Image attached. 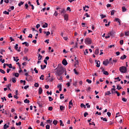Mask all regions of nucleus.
Instances as JSON below:
<instances>
[{
	"label": "nucleus",
	"instance_id": "obj_59",
	"mask_svg": "<svg viewBox=\"0 0 129 129\" xmlns=\"http://www.w3.org/2000/svg\"><path fill=\"white\" fill-rule=\"evenodd\" d=\"M81 107H84V108L86 107V106H85V105H84L83 103H82V104H81Z\"/></svg>",
	"mask_w": 129,
	"mask_h": 129
},
{
	"label": "nucleus",
	"instance_id": "obj_7",
	"mask_svg": "<svg viewBox=\"0 0 129 129\" xmlns=\"http://www.w3.org/2000/svg\"><path fill=\"white\" fill-rule=\"evenodd\" d=\"M115 22H117L119 24V26H121V24L120 23V19H119V18H115Z\"/></svg>",
	"mask_w": 129,
	"mask_h": 129
},
{
	"label": "nucleus",
	"instance_id": "obj_10",
	"mask_svg": "<svg viewBox=\"0 0 129 129\" xmlns=\"http://www.w3.org/2000/svg\"><path fill=\"white\" fill-rule=\"evenodd\" d=\"M57 88L59 89V91H62V85L58 84L57 86Z\"/></svg>",
	"mask_w": 129,
	"mask_h": 129
},
{
	"label": "nucleus",
	"instance_id": "obj_52",
	"mask_svg": "<svg viewBox=\"0 0 129 129\" xmlns=\"http://www.w3.org/2000/svg\"><path fill=\"white\" fill-rule=\"evenodd\" d=\"M100 17H101V19H104V18H105V17H106V16L104 15H101Z\"/></svg>",
	"mask_w": 129,
	"mask_h": 129
},
{
	"label": "nucleus",
	"instance_id": "obj_12",
	"mask_svg": "<svg viewBox=\"0 0 129 129\" xmlns=\"http://www.w3.org/2000/svg\"><path fill=\"white\" fill-rule=\"evenodd\" d=\"M96 67H100V61H96Z\"/></svg>",
	"mask_w": 129,
	"mask_h": 129
},
{
	"label": "nucleus",
	"instance_id": "obj_47",
	"mask_svg": "<svg viewBox=\"0 0 129 129\" xmlns=\"http://www.w3.org/2000/svg\"><path fill=\"white\" fill-rule=\"evenodd\" d=\"M7 66H8V67H9V68H13V66H12V64H7Z\"/></svg>",
	"mask_w": 129,
	"mask_h": 129
},
{
	"label": "nucleus",
	"instance_id": "obj_5",
	"mask_svg": "<svg viewBox=\"0 0 129 129\" xmlns=\"http://www.w3.org/2000/svg\"><path fill=\"white\" fill-rule=\"evenodd\" d=\"M19 44H16V45L15 46V50H16V51H18V52H21V47H19V48L18 49L19 47Z\"/></svg>",
	"mask_w": 129,
	"mask_h": 129
},
{
	"label": "nucleus",
	"instance_id": "obj_11",
	"mask_svg": "<svg viewBox=\"0 0 129 129\" xmlns=\"http://www.w3.org/2000/svg\"><path fill=\"white\" fill-rule=\"evenodd\" d=\"M62 63L63 65H64V66H66V65H67V60H66V59H63L62 61Z\"/></svg>",
	"mask_w": 129,
	"mask_h": 129
},
{
	"label": "nucleus",
	"instance_id": "obj_22",
	"mask_svg": "<svg viewBox=\"0 0 129 129\" xmlns=\"http://www.w3.org/2000/svg\"><path fill=\"white\" fill-rule=\"evenodd\" d=\"M22 45H25V46H29V43L27 42H24L23 43H22Z\"/></svg>",
	"mask_w": 129,
	"mask_h": 129
},
{
	"label": "nucleus",
	"instance_id": "obj_63",
	"mask_svg": "<svg viewBox=\"0 0 129 129\" xmlns=\"http://www.w3.org/2000/svg\"><path fill=\"white\" fill-rule=\"evenodd\" d=\"M0 61L1 62H2V63H4L5 62V59H3V58H1Z\"/></svg>",
	"mask_w": 129,
	"mask_h": 129
},
{
	"label": "nucleus",
	"instance_id": "obj_38",
	"mask_svg": "<svg viewBox=\"0 0 129 129\" xmlns=\"http://www.w3.org/2000/svg\"><path fill=\"white\" fill-rule=\"evenodd\" d=\"M16 78H12V82H13V83H16Z\"/></svg>",
	"mask_w": 129,
	"mask_h": 129
},
{
	"label": "nucleus",
	"instance_id": "obj_37",
	"mask_svg": "<svg viewBox=\"0 0 129 129\" xmlns=\"http://www.w3.org/2000/svg\"><path fill=\"white\" fill-rule=\"evenodd\" d=\"M53 16H54V17H57V16H58V12L57 11H55Z\"/></svg>",
	"mask_w": 129,
	"mask_h": 129
},
{
	"label": "nucleus",
	"instance_id": "obj_53",
	"mask_svg": "<svg viewBox=\"0 0 129 129\" xmlns=\"http://www.w3.org/2000/svg\"><path fill=\"white\" fill-rule=\"evenodd\" d=\"M48 110H50V111H52V110H53V107H49Z\"/></svg>",
	"mask_w": 129,
	"mask_h": 129
},
{
	"label": "nucleus",
	"instance_id": "obj_48",
	"mask_svg": "<svg viewBox=\"0 0 129 129\" xmlns=\"http://www.w3.org/2000/svg\"><path fill=\"white\" fill-rule=\"evenodd\" d=\"M86 105L87 108H90V105H89V103H86Z\"/></svg>",
	"mask_w": 129,
	"mask_h": 129
},
{
	"label": "nucleus",
	"instance_id": "obj_46",
	"mask_svg": "<svg viewBox=\"0 0 129 129\" xmlns=\"http://www.w3.org/2000/svg\"><path fill=\"white\" fill-rule=\"evenodd\" d=\"M103 74H104V75H108V72L105 71L103 72Z\"/></svg>",
	"mask_w": 129,
	"mask_h": 129
},
{
	"label": "nucleus",
	"instance_id": "obj_32",
	"mask_svg": "<svg viewBox=\"0 0 129 129\" xmlns=\"http://www.w3.org/2000/svg\"><path fill=\"white\" fill-rule=\"evenodd\" d=\"M60 110H64L65 109V107L63 106H60Z\"/></svg>",
	"mask_w": 129,
	"mask_h": 129
},
{
	"label": "nucleus",
	"instance_id": "obj_13",
	"mask_svg": "<svg viewBox=\"0 0 129 129\" xmlns=\"http://www.w3.org/2000/svg\"><path fill=\"white\" fill-rule=\"evenodd\" d=\"M43 92V89L42 88L40 87L39 88L38 93L39 94H42V93Z\"/></svg>",
	"mask_w": 129,
	"mask_h": 129
},
{
	"label": "nucleus",
	"instance_id": "obj_16",
	"mask_svg": "<svg viewBox=\"0 0 129 129\" xmlns=\"http://www.w3.org/2000/svg\"><path fill=\"white\" fill-rule=\"evenodd\" d=\"M111 93H112V94H113V93H115V92L116 91H115V89L114 88H112L111 89Z\"/></svg>",
	"mask_w": 129,
	"mask_h": 129
},
{
	"label": "nucleus",
	"instance_id": "obj_64",
	"mask_svg": "<svg viewBox=\"0 0 129 129\" xmlns=\"http://www.w3.org/2000/svg\"><path fill=\"white\" fill-rule=\"evenodd\" d=\"M46 129H50V125H46Z\"/></svg>",
	"mask_w": 129,
	"mask_h": 129
},
{
	"label": "nucleus",
	"instance_id": "obj_39",
	"mask_svg": "<svg viewBox=\"0 0 129 129\" xmlns=\"http://www.w3.org/2000/svg\"><path fill=\"white\" fill-rule=\"evenodd\" d=\"M123 121V120L122 119V117H121L120 118V120L119 121V122L120 123H122V122Z\"/></svg>",
	"mask_w": 129,
	"mask_h": 129
},
{
	"label": "nucleus",
	"instance_id": "obj_31",
	"mask_svg": "<svg viewBox=\"0 0 129 129\" xmlns=\"http://www.w3.org/2000/svg\"><path fill=\"white\" fill-rule=\"evenodd\" d=\"M59 122H60V125H61L62 126H64V124H63V121H62V120H60Z\"/></svg>",
	"mask_w": 129,
	"mask_h": 129
},
{
	"label": "nucleus",
	"instance_id": "obj_35",
	"mask_svg": "<svg viewBox=\"0 0 129 129\" xmlns=\"http://www.w3.org/2000/svg\"><path fill=\"white\" fill-rule=\"evenodd\" d=\"M109 94H111L110 91H108L105 93V95H109Z\"/></svg>",
	"mask_w": 129,
	"mask_h": 129
},
{
	"label": "nucleus",
	"instance_id": "obj_2",
	"mask_svg": "<svg viewBox=\"0 0 129 129\" xmlns=\"http://www.w3.org/2000/svg\"><path fill=\"white\" fill-rule=\"evenodd\" d=\"M56 9L57 10V11L59 10V13H60L61 16H64V14H65V13H66V11L63 8H56Z\"/></svg>",
	"mask_w": 129,
	"mask_h": 129
},
{
	"label": "nucleus",
	"instance_id": "obj_26",
	"mask_svg": "<svg viewBox=\"0 0 129 129\" xmlns=\"http://www.w3.org/2000/svg\"><path fill=\"white\" fill-rule=\"evenodd\" d=\"M43 28H47L48 27V24L45 23L42 26Z\"/></svg>",
	"mask_w": 129,
	"mask_h": 129
},
{
	"label": "nucleus",
	"instance_id": "obj_36",
	"mask_svg": "<svg viewBox=\"0 0 129 129\" xmlns=\"http://www.w3.org/2000/svg\"><path fill=\"white\" fill-rule=\"evenodd\" d=\"M47 81H51V82H52V81H53V78H47Z\"/></svg>",
	"mask_w": 129,
	"mask_h": 129
},
{
	"label": "nucleus",
	"instance_id": "obj_17",
	"mask_svg": "<svg viewBox=\"0 0 129 129\" xmlns=\"http://www.w3.org/2000/svg\"><path fill=\"white\" fill-rule=\"evenodd\" d=\"M9 125H7V124H4L3 128L4 129H7L9 128Z\"/></svg>",
	"mask_w": 129,
	"mask_h": 129
},
{
	"label": "nucleus",
	"instance_id": "obj_21",
	"mask_svg": "<svg viewBox=\"0 0 129 129\" xmlns=\"http://www.w3.org/2000/svg\"><path fill=\"white\" fill-rule=\"evenodd\" d=\"M53 124H54V125H57V123H58V121L54 120L53 121Z\"/></svg>",
	"mask_w": 129,
	"mask_h": 129
},
{
	"label": "nucleus",
	"instance_id": "obj_57",
	"mask_svg": "<svg viewBox=\"0 0 129 129\" xmlns=\"http://www.w3.org/2000/svg\"><path fill=\"white\" fill-rule=\"evenodd\" d=\"M60 99H63L64 98V96H63L62 94H60Z\"/></svg>",
	"mask_w": 129,
	"mask_h": 129
},
{
	"label": "nucleus",
	"instance_id": "obj_1",
	"mask_svg": "<svg viewBox=\"0 0 129 129\" xmlns=\"http://www.w3.org/2000/svg\"><path fill=\"white\" fill-rule=\"evenodd\" d=\"M55 70L57 71L55 73V74L57 77H59V76H61V75L64 73V72L65 71V68L60 67L59 69H55Z\"/></svg>",
	"mask_w": 129,
	"mask_h": 129
},
{
	"label": "nucleus",
	"instance_id": "obj_23",
	"mask_svg": "<svg viewBox=\"0 0 129 129\" xmlns=\"http://www.w3.org/2000/svg\"><path fill=\"white\" fill-rule=\"evenodd\" d=\"M25 103H30V100H29L28 99H26L24 100Z\"/></svg>",
	"mask_w": 129,
	"mask_h": 129
},
{
	"label": "nucleus",
	"instance_id": "obj_56",
	"mask_svg": "<svg viewBox=\"0 0 129 129\" xmlns=\"http://www.w3.org/2000/svg\"><path fill=\"white\" fill-rule=\"evenodd\" d=\"M8 97L9 98H12V97H13V96L12 95V93H10L9 95H8Z\"/></svg>",
	"mask_w": 129,
	"mask_h": 129
},
{
	"label": "nucleus",
	"instance_id": "obj_29",
	"mask_svg": "<svg viewBox=\"0 0 129 129\" xmlns=\"http://www.w3.org/2000/svg\"><path fill=\"white\" fill-rule=\"evenodd\" d=\"M42 58H43V56L41 55V54H39L38 57V60H41Z\"/></svg>",
	"mask_w": 129,
	"mask_h": 129
},
{
	"label": "nucleus",
	"instance_id": "obj_15",
	"mask_svg": "<svg viewBox=\"0 0 129 129\" xmlns=\"http://www.w3.org/2000/svg\"><path fill=\"white\" fill-rule=\"evenodd\" d=\"M18 57H16H16L13 56V58H14V60L15 61V62H18L19 61V60H20Z\"/></svg>",
	"mask_w": 129,
	"mask_h": 129
},
{
	"label": "nucleus",
	"instance_id": "obj_54",
	"mask_svg": "<svg viewBox=\"0 0 129 129\" xmlns=\"http://www.w3.org/2000/svg\"><path fill=\"white\" fill-rule=\"evenodd\" d=\"M120 45H123V40L121 39L120 40Z\"/></svg>",
	"mask_w": 129,
	"mask_h": 129
},
{
	"label": "nucleus",
	"instance_id": "obj_42",
	"mask_svg": "<svg viewBox=\"0 0 129 129\" xmlns=\"http://www.w3.org/2000/svg\"><path fill=\"white\" fill-rule=\"evenodd\" d=\"M22 5H24V2H21L20 3H19L18 6L19 7H21V6H22Z\"/></svg>",
	"mask_w": 129,
	"mask_h": 129
},
{
	"label": "nucleus",
	"instance_id": "obj_60",
	"mask_svg": "<svg viewBox=\"0 0 129 129\" xmlns=\"http://www.w3.org/2000/svg\"><path fill=\"white\" fill-rule=\"evenodd\" d=\"M16 125H21V124H22V122H19L18 123H16Z\"/></svg>",
	"mask_w": 129,
	"mask_h": 129
},
{
	"label": "nucleus",
	"instance_id": "obj_28",
	"mask_svg": "<svg viewBox=\"0 0 129 129\" xmlns=\"http://www.w3.org/2000/svg\"><path fill=\"white\" fill-rule=\"evenodd\" d=\"M101 119H102V120H103V121H107V119L106 118H103L101 117Z\"/></svg>",
	"mask_w": 129,
	"mask_h": 129
},
{
	"label": "nucleus",
	"instance_id": "obj_62",
	"mask_svg": "<svg viewBox=\"0 0 129 129\" xmlns=\"http://www.w3.org/2000/svg\"><path fill=\"white\" fill-rule=\"evenodd\" d=\"M128 35H129L128 31L125 32V36H128Z\"/></svg>",
	"mask_w": 129,
	"mask_h": 129
},
{
	"label": "nucleus",
	"instance_id": "obj_20",
	"mask_svg": "<svg viewBox=\"0 0 129 129\" xmlns=\"http://www.w3.org/2000/svg\"><path fill=\"white\" fill-rule=\"evenodd\" d=\"M40 67H41V69H42V70H44V69H45V68H46V67H47V66L44 65L43 67L42 65H41Z\"/></svg>",
	"mask_w": 129,
	"mask_h": 129
},
{
	"label": "nucleus",
	"instance_id": "obj_33",
	"mask_svg": "<svg viewBox=\"0 0 129 129\" xmlns=\"http://www.w3.org/2000/svg\"><path fill=\"white\" fill-rule=\"evenodd\" d=\"M24 53H27V52H29V49L28 48H25L24 50Z\"/></svg>",
	"mask_w": 129,
	"mask_h": 129
},
{
	"label": "nucleus",
	"instance_id": "obj_50",
	"mask_svg": "<svg viewBox=\"0 0 129 129\" xmlns=\"http://www.w3.org/2000/svg\"><path fill=\"white\" fill-rule=\"evenodd\" d=\"M74 72H75V74L76 75H78V74H79V73H78V72H77V71H76V69H74Z\"/></svg>",
	"mask_w": 129,
	"mask_h": 129
},
{
	"label": "nucleus",
	"instance_id": "obj_61",
	"mask_svg": "<svg viewBox=\"0 0 129 129\" xmlns=\"http://www.w3.org/2000/svg\"><path fill=\"white\" fill-rule=\"evenodd\" d=\"M79 62L78 60H76L75 63V66H76V65H78Z\"/></svg>",
	"mask_w": 129,
	"mask_h": 129
},
{
	"label": "nucleus",
	"instance_id": "obj_24",
	"mask_svg": "<svg viewBox=\"0 0 129 129\" xmlns=\"http://www.w3.org/2000/svg\"><path fill=\"white\" fill-rule=\"evenodd\" d=\"M3 14L4 15H10V13L7 11H5L4 12H3Z\"/></svg>",
	"mask_w": 129,
	"mask_h": 129
},
{
	"label": "nucleus",
	"instance_id": "obj_3",
	"mask_svg": "<svg viewBox=\"0 0 129 129\" xmlns=\"http://www.w3.org/2000/svg\"><path fill=\"white\" fill-rule=\"evenodd\" d=\"M119 71L121 72V73H126L127 69H126V67L122 66L119 68Z\"/></svg>",
	"mask_w": 129,
	"mask_h": 129
},
{
	"label": "nucleus",
	"instance_id": "obj_9",
	"mask_svg": "<svg viewBox=\"0 0 129 129\" xmlns=\"http://www.w3.org/2000/svg\"><path fill=\"white\" fill-rule=\"evenodd\" d=\"M26 80H27V81H31L32 80V76H28L26 78Z\"/></svg>",
	"mask_w": 129,
	"mask_h": 129
},
{
	"label": "nucleus",
	"instance_id": "obj_40",
	"mask_svg": "<svg viewBox=\"0 0 129 129\" xmlns=\"http://www.w3.org/2000/svg\"><path fill=\"white\" fill-rule=\"evenodd\" d=\"M115 12V11L112 10L111 12V16H113V15H114Z\"/></svg>",
	"mask_w": 129,
	"mask_h": 129
},
{
	"label": "nucleus",
	"instance_id": "obj_27",
	"mask_svg": "<svg viewBox=\"0 0 129 129\" xmlns=\"http://www.w3.org/2000/svg\"><path fill=\"white\" fill-rule=\"evenodd\" d=\"M122 11L123 12H126V8L124 7H122Z\"/></svg>",
	"mask_w": 129,
	"mask_h": 129
},
{
	"label": "nucleus",
	"instance_id": "obj_6",
	"mask_svg": "<svg viewBox=\"0 0 129 129\" xmlns=\"http://www.w3.org/2000/svg\"><path fill=\"white\" fill-rule=\"evenodd\" d=\"M109 63V61H108V59H106L105 60H104L103 62V64L104 65V66H107L108 64Z\"/></svg>",
	"mask_w": 129,
	"mask_h": 129
},
{
	"label": "nucleus",
	"instance_id": "obj_30",
	"mask_svg": "<svg viewBox=\"0 0 129 129\" xmlns=\"http://www.w3.org/2000/svg\"><path fill=\"white\" fill-rule=\"evenodd\" d=\"M20 83H23V85H26V81L21 80Z\"/></svg>",
	"mask_w": 129,
	"mask_h": 129
},
{
	"label": "nucleus",
	"instance_id": "obj_34",
	"mask_svg": "<svg viewBox=\"0 0 129 129\" xmlns=\"http://www.w3.org/2000/svg\"><path fill=\"white\" fill-rule=\"evenodd\" d=\"M122 101H123L124 102H126V101H127V99H125V98L122 97Z\"/></svg>",
	"mask_w": 129,
	"mask_h": 129
},
{
	"label": "nucleus",
	"instance_id": "obj_49",
	"mask_svg": "<svg viewBox=\"0 0 129 129\" xmlns=\"http://www.w3.org/2000/svg\"><path fill=\"white\" fill-rule=\"evenodd\" d=\"M117 89H118V90H120V89H121V87L120 86H117Z\"/></svg>",
	"mask_w": 129,
	"mask_h": 129
},
{
	"label": "nucleus",
	"instance_id": "obj_44",
	"mask_svg": "<svg viewBox=\"0 0 129 129\" xmlns=\"http://www.w3.org/2000/svg\"><path fill=\"white\" fill-rule=\"evenodd\" d=\"M87 82H88V83H89V84H90L91 83V82H92V81H91V80H89V79H87L86 80Z\"/></svg>",
	"mask_w": 129,
	"mask_h": 129
},
{
	"label": "nucleus",
	"instance_id": "obj_8",
	"mask_svg": "<svg viewBox=\"0 0 129 129\" xmlns=\"http://www.w3.org/2000/svg\"><path fill=\"white\" fill-rule=\"evenodd\" d=\"M69 17V15H68V14H64V20L66 21H68Z\"/></svg>",
	"mask_w": 129,
	"mask_h": 129
},
{
	"label": "nucleus",
	"instance_id": "obj_18",
	"mask_svg": "<svg viewBox=\"0 0 129 129\" xmlns=\"http://www.w3.org/2000/svg\"><path fill=\"white\" fill-rule=\"evenodd\" d=\"M44 34H46V37H48V36H49V35H50V32L49 31H47V32L44 31Z\"/></svg>",
	"mask_w": 129,
	"mask_h": 129
},
{
	"label": "nucleus",
	"instance_id": "obj_55",
	"mask_svg": "<svg viewBox=\"0 0 129 129\" xmlns=\"http://www.w3.org/2000/svg\"><path fill=\"white\" fill-rule=\"evenodd\" d=\"M48 99H49V101H53V98H52V97H48Z\"/></svg>",
	"mask_w": 129,
	"mask_h": 129
},
{
	"label": "nucleus",
	"instance_id": "obj_14",
	"mask_svg": "<svg viewBox=\"0 0 129 129\" xmlns=\"http://www.w3.org/2000/svg\"><path fill=\"white\" fill-rule=\"evenodd\" d=\"M95 55H98V54H99V49H96L95 51Z\"/></svg>",
	"mask_w": 129,
	"mask_h": 129
},
{
	"label": "nucleus",
	"instance_id": "obj_58",
	"mask_svg": "<svg viewBox=\"0 0 129 129\" xmlns=\"http://www.w3.org/2000/svg\"><path fill=\"white\" fill-rule=\"evenodd\" d=\"M34 71H35V73L36 74L38 73V70H37V69L36 68H34Z\"/></svg>",
	"mask_w": 129,
	"mask_h": 129
},
{
	"label": "nucleus",
	"instance_id": "obj_19",
	"mask_svg": "<svg viewBox=\"0 0 129 129\" xmlns=\"http://www.w3.org/2000/svg\"><path fill=\"white\" fill-rule=\"evenodd\" d=\"M126 58V55H123V56L120 57L121 60H124V59H125Z\"/></svg>",
	"mask_w": 129,
	"mask_h": 129
},
{
	"label": "nucleus",
	"instance_id": "obj_43",
	"mask_svg": "<svg viewBox=\"0 0 129 129\" xmlns=\"http://www.w3.org/2000/svg\"><path fill=\"white\" fill-rule=\"evenodd\" d=\"M13 75L15 76V77H19V73H15L14 74H13Z\"/></svg>",
	"mask_w": 129,
	"mask_h": 129
},
{
	"label": "nucleus",
	"instance_id": "obj_51",
	"mask_svg": "<svg viewBox=\"0 0 129 129\" xmlns=\"http://www.w3.org/2000/svg\"><path fill=\"white\" fill-rule=\"evenodd\" d=\"M35 87H39V84L38 83H36L34 84Z\"/></svg>",
	"mask_w": 129,
	"mask_h": 129
},
{
	"label": "nucleus",
	"instance_id": "obj_41",
	"mask_svg": "<svg viewBox=\"0 0 129 129\" xmlns=\"http://www.w3.org/2000/svg\"><path fill=\"white\" fill-rule=\"evenodd\" d=\"M40 80H44V75H42L40 77Z\"/></svg>",
	"mask_w": 129,
	"mask_h": 129
},
{
	"label": "nucleus",
	"instance_id": "obj_25",
	"mask_svg": "<svg viewBox=\"0 0 129 129\" xmlns=\"http://www.w3.org/2000/svg\"><path fill=\"white\" fill-rule=\"evenodd\" d=\"M4 52H6V50L4 49L1 50L0 53L1 54V55H4Z\"/></svg>",
	"mask_w": 129,
	"mask_h": 129
},
{
	"label": "nucleus",
	"instance_id": "obj_45",
	"mask_svg": "<svg viewBox=\"0 0 129 129\" xmlns=\"http://www.w3.org/2000/svg\"><path fill=\"white\" fill-rule=\"evenodd\" d=\"M0 72L2 73L3 74H5L6 73V72L4 71L3 70L0 69Z\"/></svg>",
	"mask_w": 129,
	"mask_h": 129
},
{
	"label": "nucleus",
	"instance_id": "obj_4",
	"mask_svg": "<svg viewBox=\"0 0 129 129\" xmlns=\"http://www.w3.org/2000/svg\"><path fill=\"white\" fill-rule=\"evenodd\" d=\"M92 40L91 38H87L85 39V43L86 45H90L92 43Z\"/></svg>",
	"mask_w": 129,
	"mask_h": 129
}]
</instances>
